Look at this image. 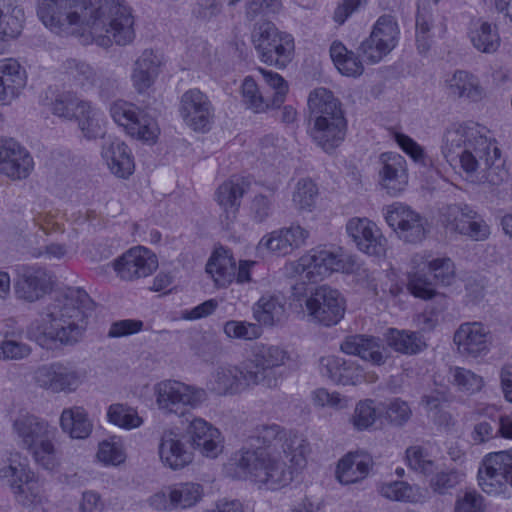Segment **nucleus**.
Returning a JSON list of instances; mask_svg holds the SVG:
<instances>
[{
    "label": "nucleus",
    "instance_id": "3c124183",
    "mask_svg": "<svg viewBox=\"0 0 512 512\" xmlns=\"http://www.w3.org/2000/svg\"><path fill=\"white\" fill-rule=\"evenodd\" d=\"M107 419L111 424L126 430L138 428L143 423L135 408L122 403L111 404L108 407Z\"/></svg>",
    "mask_w": 512,
    "mask_h": 512
},
{
    "label": "nucleus",
    "instance_id": "79ce46f5",
    "mask_svg": "<svg viewBox=\"0 0 512 512\" xmlns=\"http://www.w3.org/2000/svg\"><path fill=\"white\" fill-rule=\"evenodd\" d=\"M73 121L77 122L78 128L88 140L104 136L102 114L90 101L80 107Z\"/></svg>",
    "mask_w": 512,
    "mask_h": 512
},
{
    "label": "nucleus",
    "instance_id": "052dcab7",
    "mask_svg": "<svg viewBox=\"0 0 512 512\" xmlns=\"http://www.w3.org/2000/svg\"><path fill=\"white\" fill-rule=\"evenodd\" d=\"M432 15L429 11L418 9L416 15V43L421 53L429 50L431 43Z\"/></svg>",
    "mask_w": 512,
    "mask_h": 512
},
{
    "label": "nucleus",
    "instance_id": "72a5a7b5",
    "mask_svg": "<svg viewBox=\"0 0 512 512\" xmlns=\"http://www.w3.org/2000/svg\"><path fill=\"white\" fill-rule=\"evenodd\" d=\"M205 270L217 287L226 288L235 280L236 260L229 250L219 247L211 254Z\"/></svg>",
    "mask_w": 512,
    "mask_h": 512
},
{
    "label": "nucleus",
    "instance_id": "338daca9",
    "mask_svg": "<svg viewBox=\"0 0 512 512\" xmlns=\"http://www.w3.org/2000/svg\"><path fill=\"white\" fill-rule=\"evenodd\" d=\"M379 491L383 497L393 501H412L415 497L413 487L404 481L384 483Z\"/></svg>",
    "mask_w": 512,
    "mask_h": 512
},
{
    "label": "nucleus",
    "instance_id": "4468645a",
    "mask_svg": "<svg viewBox=\"0 0 512 512\" xmlns=\"http://www.w3.org/2000/svg\"><path fill=\"white\" fill-rule=\"evenodd\" d=\"M478 484L490 495L504 493L507 484L512 487V449L484 456L478 469Z\"/></svg>",
    "mask_w": 512,
    "mask_h": 512
},
{
    "label": "nucleus",
    "instance_id": "f3484780",
    "mask_svg": "<svg viewBox=\"0 0 512 512\" xmlns=\"http://www.w3.org/2000/svg\"><path fill=\"white\" fill-rule=\"evenodd\" d=\"M387 224L406 243L417 244L426 238L427 220L416 211L401 203H393L385 208Z\"/></svg>",
    "mask_w": 512,
    "mask_h": 512
},
{
    "label": "nucleus",
    "instance_id": "9b49d317",
    "mask_svg": "<svg viewBox=\"0 0 512 512\" xmlns=\"http://www.w3.org/2000/svg\"><path fill=\"white\" fill-rule=\"evenodd\" d=\"M84 379L83 370L63 361L39 365L32 372L33 384L53 394L73 393L82 385Z\"/></svg>",
    "mask_w": 512,
    "mask_h": 512
},
{
    "label": "nucleus",
    "instance_id": "a211bd4d",
    "mask_svg": "<svg viewBox=\"0 0 512 512\" xmlns=\"http://www.w3.org/2000/svg\"><path fill=\"white\" fill-rule=\"evenodd\" d=\"M399 28L391 16H381L373 26L370 36L365 39L359 50L370 63L380 62L397 45Z\"/></svg>",
    "mask_w": 512,
    "mask_h": 512
},
{
    "label": "nucleus",
    "instance_id": "9d476101",
    "mask_svg": "<svg viewBox=\"0 0 512 512\" xmlns=\"http://www.w3.org/2000/svg\"><path fill=\"white\" fill-rule=\"evenodd\" d=\"M252 42L260 60L268 65L283 68L291 60L294 51L292 36L280 32L271 21L261 20L254 25Z\"/></svg>",
    "mask_w": 512,
    "mask_h": 512
},
{
    "label": "nucleus",
    "instance_id": "49530a36",
    "mask_svg": "<svg viewBox=\"0 0 512 512\" xmlns=\"http://www.w3.org/2000/svg\"><path fill=\"white\" fill-rule=\"evenodd\" d=\"M331 58L340 73L347 76H359L363 73V65L359 58L341 42H333L330 47Z\"/></svg>",
    "mask_w": 512,
    "mask_h": 512
},
{
    "label": "nucleus",
    "instance_id": "f704fd0d",
    "mask_svg": "<svg viewBox=\"0 0 512 512\" xmlns=\"http://www.w3.org/2000/svg\"><path fill=\"white\" fill-rule=\"evenodd\" d=\"M252 312L260 327L279 325L287 317L285 299L281 295L265 294L253 305Z\"/></svg>",
    "mask_w": 512,
    "mask_h": 512
},
{
    "label": "nucleus",
    "instance_id": "0e129e2a",
    "mask_svg": "<svg viewBox=\"0 0 512 512\" xmlns=\"http://www.w3.org/2000/svg\"><path fill=\"white\" fill-rule=\"evenodd\" d=\"M281 427L276 423H266L257 425L252 434L249 436L248 441L245 445L254 444V441L261 443L258 447H268L271 448V444L277 440L281 439L280 435L282 434Z\"/></svg>",
    "mask_w": 512,
    "mask_h": 512
},
{
    "label": "nucleus",
    "instance_id": "8fccbe9b",
    "mask_svg": "<svg viewBox=\"0 0 512 512\" xmlns=\"http://www.w3.org/2000/svg\"><path fill=\"white\" fill-rule=\"evenodd\" d=\"M449 382L458 391L467 394H475L484 386V380L480 375L458 366L449 368Z\"/></svg>",
    "mask_w": 512,
    "mask_h": 512
},
{
    "label": "nucleus",
    "instance_id": "a18cd8bd",
    "mask_svg": "<svg viewBox=\"0 0 512 512\" xmlns=\"http://www.w3.org/2000/svg\"><path fill=\"white\" fill-rule=\"evenodd\" d=\"M203 494V487L198 483H179L170 489L169 503L173 509L191 508L202 499Z\"/></svg>",
    "mask_w": 512,
    "mask_h": 512
},
{
    "label": "nucleus",
    "instance_id": "e2e57ef3",
    "mask_svg": "<svg viewBox=\"0 0 512 512\" xmlns=\"http://www.w3.org/2000/svg\"><path fill=\"white\" fill-rule=\"evenodd\" d=\"M406 458L411 469L425 475L434 472L435 464L421 446H412L406 450Z\"/></svg>",
    "mask_w": 512,
    "mask_h": 512
},
{
    "label": "nucleus",
    "instance_id": "603ef678",
    "mask_svg": "<svg viewBox=\"0 0 512 512\" xmlns=\"http://www.w3.org/2000/svg\"><path fill=\"white\" fill-rule=\"evenodd\" d=\"M282 450L292 465L302 468L306 464L307 455L310 453V445L303 435L290 432L284 438Z\"/></svg>",
    "mask_w": 512,
    "mask_h": 512
},
{
    "label": "nucleus",
    "instance_id": "7ed1b4c3",
    "mask_svg": "<svg viewBox=\"0 0 512 512\" xmlns=\"http://www.w3.org/2000/svg\"><path fill=\"white\" fill-rule=\"evenodd\" d=\"M291 361V353L283 346L258 344L240 366L218 367L207 387L217 395L236 394L250 386L275 390L284 379L283 367Z\"/></svg>",
    "mask_w": 512,
    "mask_h": 512
},
{
    "label": "nucleus",
    "instance_id": "ddd939ff",
    "mask_svg": "<svg viewBox=\"0 0 512 512\" xmlns=\"http://www.w3.org/2000/svg\"><path fill=\"white\" fill-rule=\"evenodd\" d=\"M346 302L341 293L327 285H322L310 293L307 307L303 310L308 320L323 326L338 324L344 317Z\"/></svg>",
    "mask_w": 512,
    "mask_h": 512
},
{
    "label": "nucleus",
    "instance_id": "cd10ccee",
    "mask_svg": "<svg viewBox=\"0 0 512 512\" xmlns=\"http://www.w3.org/2000/svg\"><path fill=\"white\" fill-rule=\"evenodd\" d=\"M159 456L162 463L172 470H179L190 464L193 453L187 448L180 433L168 429L161 436Z\"/></svg>",
    "mask_w": 512,
    "mask_h": 512
},
{
    "label": "nucleus",
    "instance_id": "c85d7f7f",
    "mask_svg": "<svg viewBox=\"0 0 512 512\" xmlns=\"http://www.w3.org/2000/svg\"><path fill=\"white\" fill-rule=\"evenodd\" d=\"M489 331L480 322H467L454 334V343L462 354L477 357L488 348Z\"/></svg>",
    "mask_w": 512,
    "mask_h": 512
},
{
    "label": "nucleus",
    "instance_id": "864d4df0",
    "mask_svg": "<svg viewBox=\"0 0 512 512\" xmlns=\"http://www.w3.org/2000/svg\"><path fill=\"white\" fill-rule=\"evenodd\" d=\"M383 410V417L395 427H403L413 415L409 403L399 397L392 398L383 404Z\"/></svg>",
    "mask_w": 512,
    "mask_h": 512
},
{
    "label": "nucleus",
    "instance_id": "0eeeda50",
    "mask_svg": "<svg viewBox=\"0 0 512 512\" xmlns=\"http://www.w3.org/2000/svg\"><path fill=\"white\" fill-rule=\"evenodd\" d=\"M12 433L19 448L27 451L41 468L53 471L60 465L56 446L57 428L28 412L19 413L12 423Z\"/></svg>",
    "mask_w": 512,
    "mask_h": 512
},
{
    "label": "nucleus",
    "instance_id": "09e8293b",
    "mask_svg": "<svg viewBox=\"0 0 512 512\" xmlns=\"http://www.w3.org/2000/svg\"><path fill=\"white\" fill-rule=\"evenodd\" d=\"M87 100L79 98L74 92L63 91L58 93L50 103V111L53 115L67 121H73L80 107Z\"/></svg>",
    "mask_w": 512,
    "mask_h": 512
},
{
    "label": "nucleus",
    "instance_id": "f8f14e48",
    "mask_svg": "<svg viewBox=\"0 0 512 512\" xmlns=\"http://www.w3.org/2000/svg\"><path fill=\"white\" fill-rule=\"evenodd\" d=\"M439 221L447 232L464 235L474 241H484L490 235L488 224L474 209L464 203L441 207Z\"/></svg>",
    "mask_w": 512,
    "mask_h": 512
},
{
    "label": "nucleus",
    "instance_id": "c756f323",
    "mask_svg": "<svg viewBox=\"0 0 512 512\" xmlns=\"http://www.w3.org/2000/svg\"><path fill=\"white\" fill-rule=\"evenodd\" d=\"M308 236L309 232L306 229L300 225H292L263 237L259 246H265L268 250L278 255H287L294 249L303 246Z\"/></svg>",
    "mask_w": 512,
    "mask_h": 512
},
{
    "label": "nucleus",
    "instance_id": "69168bd1",
    "mask_svg": "<svg viewBox=\"0 0 512 512\" xmlns=\"http://www.w3.org/2000/svg\"><path fill=\"white\" fill-rule=\"evenodd\" d=\"M265 82L274 90V95L271 100V107H280L285 101L288 92V84L285 79L273 71L259 68Z\"/></svg>",
    "mask_w": 512,
    "mask_h": 512
},
{
    "label": "nucleus",
    "instance_id": "37998d69",
    "mask_svg": "<svg viewBox=\"0 0 512 512\" xmlns=\"http://www.w3.org/2000/svg\"><path fill=\"white\" fill-rule=\"evenodd\" d=\"M469 37L474 48L488 54L496 52L501 42L497 27L485 21L475 23Z\"/></svg>",
    "mask_w": 512,
    "mask_h": 512
},
{
    "label": "nucleus",
    "instance_id": "6e6d98bb",
    "mask_svg": "<svg viewBox=\"0 0 512 512\" xmlns=\"http://www.w3.org/2000/svg\"><path fill=\"white\" fill-rule=\"evenodd\" d=\"M380 415L377 413L375 401L364 399L356 404L350 421L355 429L363 431L373 426Z\"/></svg>",
    "mask_w": 512,
    "mask_h": 512
},
{
    "label": "nucleus",
    "instance_id": "473e14b6",
    "mask_svg": "<svg viewBox=\"0 0 512 512\" xmlns=\"http://www.w3.org/2000/svg\"><path fill=\"white\" fill-rule=\"evenodd\" d=\"M340 349L345 354L359 356L373 365H383L387 357L382 352L380 339L366 335H352L345 338Z\"/></svg>",
    "mask_w": 512,
    "mask_h": 512
},
{
    "label": "nucleus",
    "instance_id": "aec40b11",
    "mask_svg": "<svg viewBox=\"0 0 512 512\" xmlns=\"http://www.w3.org/2000/svg\"><path fill=\"white\" fill-rule=\"evenodd\" d=\"M158 267L156 255L143 246L129 249L114 262L117 275L126 281H132L151 275Z\"/></svg>",
    "mask_w": 512,
    "mask_h": 512
},
{
    "label": "nucleus",
    "instance_id": "a878e982",
    "mask_svg": "<svg viewBox=\"0 0 512 512\" xmlns=\"http://www.w3.org/2000/svg\"><path fill=\"white\" fill-rule=\"evenodd\" d=\"M27 83V74L18 60L0 59V103L10 105L19 97Z\"/></svg>",
    "mask_w": 512,
    "mask_h": 512
},
{
    "label": "nucleus",
    "instance_id": "bf43d9fd",
    "mask_svg": "<svg viewBox=\"0 0 512 512\" xmlns=\"http://www.w3.org/2000/svg\"><path fill=\"white\" fill-rule=\"evenodd\" d=\"M464 477V473L455 469L440 471L430 478L429 486L435 493L445 494L459 485Z\"/></svg>",
    "mask_w": 512,
    "mask_h": 512
},
{
    "label": "nucleus",
    "instance_id": "680f3d73",
    "mask_svg": "<svg viewBox=\"0 0 512 512\" xmlns=\"http://www.w3.org/2000/svg\"><path fill=\"white\" fill-rule=\"evenodd\" d=\"M273 210V195L257 194L250 202L249 216L255 223H263L272 215Z\"/></svg>",
    "mask_w": 512,
    "mask_h": 512
},
{
    "label": "nucleus",
    "instance_id": "f03ea898",
    "mask_svg": "<svg viewBox=\"0 0 512 512\" xmlns=\"http://www.w3.org/2000/svg\"><path fill=\"white\" fill-rule=\"evenodd\" d=\"M488 134L486 127L474 122L452 123L444 130L441 153L450 166H459L468 177L480 172V181L500 185L508 178V171Z\"/></svg>",
    "mask_w": 512,
    "mask_h": 512
},
{
    "label": "nucleus",
    "instance_id": "58836bf2",
    "mask_svg": "<svg viewBox=\"0 0 512 512\" xmlns=\"http://www.w3.org/2000/svg\"><path fill=\"white\" fill-rule=\"evenodd\" d=\"M372 461L367 455L349 453L337 466V478L343 484H352L367 477Z\"/></svg>",
    "mask_w": 512,
    "mask_h": 512
},
{
    "label": "nucleus",
    "instance_id": "13d9d810",
    "mask_svg": "<svg viewBox=\"0 0 512 512\" xmlns=\"http://www.w3.org/2000/svg\"><path fill=\"white\" fill-rule=\"evenodd\" d=\"M224 332L229 338L246 341L258 339L262 335V329L258 323L236 320L227 321Z\"/></svg>",
    "mask_w": 512,
    "mask_h": 512
},
{
    "label": "nucleus",
    "instance_id": "a19ab883",
    "mask_svg": "<svg viewBox=\"0 0 512 512\" xmlns=\"http://www.w3.org/2000/svg\"><path fill=\"white\" fill-rule=\"evenodd\" d=\"M25 13L19 0H0V35L17 37L23 28Z\"/></svg>",
    "mask_w": 512,
    "mask_h": 512
},
{
    "label": "nucleus",
    "instance_id": "c03bdc74",
    "mask_svg": "<svg viewBox=\"0 0 512 512\" xmlns=\"http://www.w3.org/2000/svg\"><path fill=\"white\" fill-rule=\"evenodd\" d=\"M64 68L72 84L85 91L95 87L100 78L99 73L93 67L77 59H67Z\"/></svg>",
    "mask_w": 512,
    "mask_h": 512
},
{
    "label": "nucleus",
    "instance_id": "c9c22d12",
    "mask_svg": "<svg viewBox=\"0 0 512 512\" xmlns=\"http://www.w3.org/2000/svg\"><path fill=\"white\" fill-rule=\"evenodd\" d=\"M444 88L449 96L478 101L484 90L477 76L466 71L456 70L444 81Z\"/></svg>",
    "mask_w": 512,
    "mask_h": 512
},
{
    "label": "nucleus",
    "instance_id": "7c9ffc66",
    "mask_svg": "<svg viewBox=\"0 0 512 512\" xmlns=\"http://www.w3.org/2000/svg\"><path fill=\"white\" fill-rule=\"evenodd\" d=\"M50 285L47 272L40 267H26L15 282V293L18 298L28 302L40 299Z\"/></svg>",
    "mask_w": 512,
    "mask_h": 512
},
{
    "label": "nucleus",
    "instance_id": "4c0bfd02",
    "mask_svg": "<svg viewBox=\"0 0 512 512\" xmlns=\"http://www.w3.org/2000/svg\"><path fill=\"white\" fill-rule=\"evenodd\" d=\"M160 64V58L152 50H144L137 58L131 79L139 93L145 92L154 83Z\"/></svg>",
    "mask_w": 512,
    "mask_h": 512
},
{
    "label": "nucleus",
    "instance_id": "dca6fc26",
    "mask_svg": "<svg viewBox=\"0 0 512 512\" xmlns=\"http://www.w3.org/2000/svg\"><path fill=\"white\" fill-rule=\"evenodd\" d=\"M0 476L8 479L16 500L22 506L32 507L45 501L42 483L26 465L11 463L0 470Z\"/></svg>",
    "mask_w": 512,
    "mask_h": 512
},
{
    "label": "nucleus",
    "instance_id": "39448f33",
    "mask_svg": "<svg viewBox=\"0 0 512 512\" xmlns=\"http://www.w3.org/2000/svg\"><path fill=\"white\" fill-rule=\"evenodd\" d=\"M227 476L250 481L259 488L277 490L291 480V473L279 453L268 447L243 445L225 465Z\"/></svg>",
    "mask_w": 512,
    "mask_h": 512
},
{
    "label": "nucleus",
    "instance_id": "423d86ee",
    "mask_svg": "<svg viewBox=\"0 0 512 512\" xmlns=\"http://www.w3.org/2000/svg\"><path fill=\"white\" fill-rule=\"evenodd\" d=\"M313 142L326 153H332L345 139L347 121L341 103L323 87L313 90L308 98Z\"/></svg>",
    "mask_w": 512,
    "mask_h": 512
},
{
    "label": "nucleus",
    "instance_id": "5701e85b",
    "mask_svg": "<svg viewBox=\"0 0 512 512\" xmlns=\"http://www.w3.org/2000/svg\"><path fill=\"white\" fill-rule=\"evenodd\" d=\"M29 152L13 139H0V173L12 179H24L33 169Z\"/></svg>",
    "mask_w": 512,
    "mask_h": 512
},
{
    "label": "nucleus",
    "instance_id": "f257e3e1",
    "mask_svg": "<svg viewBox=\"0 0 512 512\" xmlns=\"http://www.w3.org/2000/svg\"><path fill=\"white\" fill-rule=\"evenodd\" d=\"M37 16L49 30L82 37L108 48L127 45L135 37L134 17L123 0H37Z\"/></svg>",
    "mask_w": 512,
    "mask_h": 512
},
{
    "label": "nucleus",
    "instance_id": "e433bc0d",
    "mask_svg": "<svg viewBox=\"0 0 512 512\" xmlns=\"http://www.w3.org/2000/svg\"><path fill=\"white\" fill-rule=\"evenodd\" d=\"M411 263L419 271L427 268L434 279L442 285L449 286L455 279V265L449 257L433 258L430 253L422 252L413 255Z\"/></svg>",
    "mask_w": 512,
    "mask_h": 512
},
{
    "label": "nucleus",
    "instance_id": "de8ad7c7",
    "mask_svg": "<svg viewBox=\"0 0 512 512\" xmlns=\"http://www.w3.org/2000/svg\"><path fill=\"white\" fill-rule=\"evenodd\" d=\"M387 344L396 352L410 355L420 352L425 346L418 333L397 329L389 330Z\"/></svg>",
    "mask_w": 512,
    "mask_h": 512
},
{
    "label": "nucleus",
    "instance_id": "393cba45",
    "mask_svg": "<svg viewBox=\"0 0 512 512\" xmlns=\"http://www.w3.org/2000/svg\"><path fill=\"white\" fill-rule=\"evenodd\" d=\"M192 446L203 456L214 459L224 448V438L216 427L202 418H195L188 427Z\"/></svg>",
    "mask_w": 512,
    "mask_h": 512
},
{
    "label": "nucleus",
    "instance_id": "20e7f679",
    "mask_svg": "<svg viewBox=\"0 0 512 512\" xmlns=\"http://www.w3.org/2000/svg\"><path fill=\"white\" fill-rule=\"evenodd\" d=\"M93 301L81 288H69L54 299L33 322L28 334L41 347L50 349L56 343L74 345L80 341L86 328Z\"/></svg>",
    "mask_w": 512,
    "mask_h": 512
},
{
    "label": "nucleus",
    "instance_id": "6e6552de",
    "mask_svg": "<svg viewBox=\"0 0 512 512\" xmlns=\"http://www.w3.org/2000/svg\"><path fill=\"white\" fill-rule=\"evenodd\" d=\"M359 270L356 256L346 254L341 249H312L302 256L297 263L296 272L303 280L318 282L332 272L353 273Z\"/></svg>",
    "mask_w": 512,
    "mask_h": 512
},
{
    "label": "nucleus",
    "instance_id": "412c9836",
    "mask_svg": "<svg viewBox=\"0 0 512 512\" xmlns=\"http://www.w3.org/2000/svg\"><path fill=\"white\" fill-rule=\"evenodd\" d=\"M180 115L184 122L195 131H206L213 116L208 97L199 89L186 91L180 100Z\"/></svg>",
    "mask_w": 512,
    "mask_h": 512
},
{
    "label": "nucleus",
    "instance_id": "ea45409f",
    "mask_svg": "<svg viewBox=\"0 0 512 512\" xmlns=\"http://www.w3.org/2000/svg\"><path fill=\"white\" fill-rule=\"evenodd\" d=\"M60 426L74 439L87 438L93 429L87 411L81 406L64 409L60 416Z\"/></svg>",
    "mask_w": 512,
    "mask_h": 512
},
{
    "label": "nucleus",
    "instance_id": "2eb2a0df",
    "mask_svg": "<svg viewBox=\"0 0 512 512\" xmlns=\"http://www.w3.org/2000/svg\"><path fill=\"white\" fill-rule=\"evenodd\" d=\"M110 115L115 123L122 126L125 132L133 138L155 141L159 134L155 119L127 101H114L110 105Z\"/></svg>",
    "mask_w": 512,
    "mask_h": 512
},
{
    "label": "nucleus",
    "instance_id": "bb28decb",
    "mask_svg": "<svg viewBox=\"0 0 512 512\" xmlns=\"http://www.w3.org/2000/svg\"><path fill=\"white\" fill-rule=\"evenodd\" d=\"M320 371L333 382L342 385H358L366 379V374L359 364L337 356L322 357Z\"/></svg>",
    "mask_w": 512,
    "mask_h": 512
},
{
    "label": "nucleus",
    "instance_id": "6ab92c4d",
    "mask_svg": "<svg viewBox=\"0 0 512 512\" xmlns=\"http://www.w3.org/2000/svg\"><path fill=\"white\" fill-rule=\"evenodd\" d=\"M346 231L363 253L371 256H384L387 239L378 226L368 218H352L346 224Z\"/></svg>",
    "mask_w": 512,
    "mask_h": 512
},
{
    "label": "nucleus",
    "instance_id": "5fc2aeb1",
    "mask_svg": "<svg viewBox=\"0 0 512 512\" xmlns=\"http://www.w3.org/2000/svg\"><path fill=\"white\" fill-rule=\"evenodd\" d=\"M241 95L246 107L256 113L264 112L271 107V102L262 95L257 83L251 76H247L243 80Z\"/></svg>",
    "mask_w": 512,
    "mask_h": 512
},
{
    "label": "nucleus",
    "instance_id": "b1692460",
    "mask_svg": "<svg viewBox=\"0 0 512 512\" xmlns=\"http://www.w3.org/2000/svg\"><path fill=\"white\" fill-rule=\"evenodd\" d=\"M248 189L249 182L236 178L224 182L216 190V201L222 209L220 221L225 229L229 230L236 221L241 199Z\"/></svg>",
    "mask_w": 512,
    "mask_h": 512
},
{
    "label": "nucleus",
    "instance_id": "1a4fd4ad",
    "mask_svg": "<svg viewBox=\"0 0 512 512\" xmlns=\"http://www.w3.org/2000/svg\"><path fill=\"white\" fill-rule=\"evenodd\" d=\"M153 391L163 415L184 416L187 408L195 409L208 399L204 388L171 379L155 384Z\"/></svg>",
    "mask_w": 512,
    "mask_h": 512
},
{
    "label": "nucleus",
    "instance_id": "774afa93",
    "mask_svg": "<svg viewBox=\"0 0 512 512\" xmlns=\"http://www.w3.org/2000/svg\"><path fill=\"white\" fill-rule=\"evenodd\" d=\"M97 459L105 465H119L125 461L126 455L122 447L110 441L99 444Z\"/></svg>",
    "mask_w": 512,
    "mask_h": 512
},
{
    "label": "nucleus",
    "instance_id": "4be33fe9",
    "mask_svg": "<svg viewBox=\"0 0 512 512\" xmlns=\"http://www.w3.org/2000/svg\"><path fill=\"white\" fill-rule=\"evenodd\" d=\"M379 184L389 195L397 196L408 184L407 163L403 156L394 152L379 157Z\"/></svg>",
    "mask_w": 512,
    "mask_h": 512
},
{
    "label": "nucleus",
    "instance_id": "4d7b16f0",
    "mask_svg": "<svg viewBox=\"0 0 512 512\" xmlns=\"http://www.w3.org/2000/svg\"><path fill=\"white\" fill-rule=\"evenodd\" d=\"M317 196L316 184L310 179H301L296 184L292 202L298 210L311 211L316 204Z\"/></svg>",
    "mask_w": 512,
    "mask_h": 512
},
{
    "label": "nucleus",
    "instance_id": "2f4dec72",
    "mask_svg": "<svg viewBox=\"0 0 512 512\" xmlns=\"http://www.w3.org/2000/svg\"><path fill=\"white\" fill-rule=\"evenodd\" d=\"M101 155L111 172L119 177H127L134 170V162L127 145L118 138H104Z\"/></svg>",
    "mask_w": 512,
    "mask_h": 512
}]
</instances>
